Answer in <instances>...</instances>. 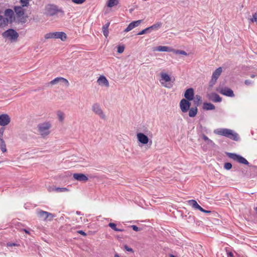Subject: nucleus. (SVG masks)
I'll list each match as a JSON object with an SVG mask.
<instances>
[{
  "label": "nucleus",
  "instance_id": "obj_61",
  "mask_svg": "<svg viewBox=\"0 0 257 257\" xmlns=\"http://www.w3.org/2000/svg\"><path fill=\"white\" fill-rule=\"evenodd\" d=\"M242 173L245 175V174L243 173V171H242Z\"/></svg>",
  "mask_w": 257,
  "mask_h": 257
},
{
  "label": "nucleus",
  "instance_id": "obj_15",
  "mask_svg": "<svg viewBox=\"0 0 257 257\" xmlns=\"http://www.w3.org/2000/svg\"><path fill=\"white\" fill-rule=\"evenodd\" d=\"M137 138L138 141L143 144H147L149 142V138L148 137L144 134L143 133H138L137 134Z\"/></svg>",
  "mask_w": 257,
  "mask_h": 257
},
{
  "label": "nucleus",
  "instance_id": "obj_25",
  "mask_svg": "<svg viewBox=\"0 0 257 257\" xmlns=\"http://www.w3.org/2000/svg\"><path fill=\"white\" fill-rule=\"evenodd\" d=\"M118 3V0H108L107 6L109 8H112L114 6H117Z\"/></svg>",
  "mask_w": 257,
  "mask_h": 257
},
{
  "label": "nucleus",
  "instance_id": "obj_16",
  "mask_svg": "<svg viewBox=\"0 0 257 257\" xmlns=\"http://www.w3.org/2000/svg\"><path fill=\"white\" fill-rule=\"evenodd\" d=\"M194 90L192 88L187 89L184 93L185 99L188 100H192L194 98Z\"/></svg>",
  "mask_w": 257,
  "mask_h": 257
},
{
  "label": "nucleus",
  "instance_id": "obj_4",
  "mask_svg": "<svg viewBox=\"0 0 257 257\" xmlns=\"http://www.w3.org/2000/svg\"><path fill=\"white\" fill-rule=\"evenodd\" d=\"M23 7L22 6H15L14 7V11L16 16L19 19V21L21 23H25L26 22V19L28 18V16L25 15V11Z\"/></svg>",
  "mask_w": 257,
  "mask_h": 257
},
{
  "label": "nucleus",
  "instance_id": "obj_50",
  "mask_svg": "<svg viewBox=\"0 0 257 257\" xmlns=\"http://www.w3.org/2000/svg\"><path fill=\"white\" fill-rule=\"evenodd\" d=\"M101 118L103 119H106V115L105 113H98Z\"/></svg>",
  "mask_w": 257,
  "mask_h": 257
},
{
  "label": "nucleus",
  "instance_id": "obj_22",
  "mask_svg": "<svg viewBox=\"0 0 257 257\" xmlns=\"http://www.w3.org/2000/svg\"><path fill=\"white\" fill-rule=\"evenodd\" d=\"M202 107L204 110H210L214 109L215 106L211 103L206 102L203 103Z\"/></svg>",
  "mask_w": 257,
  "mask_h": 257
},
{
  "label": "nucleus",
  "instance_id": "obj_41",
  "mask_svg": "<svg viewBox=\"0 0 257 257\" xmlns=\"http://www.w3.org/2000/svg\"><path fill=\"white\" fill-rule=\"evenodd\" d=\"M251 22H256L257 23V13H254L252 18L250 19Z\"/></svg>",
  "mask_w": 257,
  "mask_h": 257
},
{
  "label": "nucleus",
  "instance_id": "obj_52",
  "mask_svg": "<svg viewBox=\"0 0 257 257\" xmlns=\"http://www.w3.org/2000/svg\"><path fill=\"white\" fill-rule=\"evenodd\" d=\"M228 257H232L233 256V253L232 252H227Z\"/></svg>",
  "mask_w": 257,
  "mask_h": 257
},
{
  "label": "nucleus",
  "instance_id": "obj_40",
  "mask_svg": "<svg viewBox=\"0 0 257 257\" xmlns=\"http://www.w3.org/2000/svg\"><path fill=\"white\" fill-rule=\"evenodd\" d=\"M124 47L123 46H118L117 47V52L118 53L121 54V53H123V52L124 51Z\"/></svg>",
  "mask_w": 257,
  "mask_h": 257
},
{
  "label": "nucleus",
  "instance_id": "obj_46",
  "mask_svg": "<svg viewBox=\"0 0 257 257\" xmlns=\"http://www.w3.org/2000/svg\"><path fill=\"white\" fill-rule=\"evenodd\" d=\"M18 244L16 243H13V242H8L7 243V246H18Z\"/></svg>",
  "mask_w": 257,
  "mask_h": 257
},
{
  "label": "nucleus",
  "instance_id": "obj_23",
  "mask_svg": "<svg viewBox=\"0 0 257 257\" xmlns=\"http://www.w3.org/2000/svg\"><path fill=\"white\" fill-rule=\"evenodd\" d=\"M154 50L159 52H169L170 51V48L168 46H160L156 47Z\"/></svg>",
  "mask_w": 257,
  "mask_h": 257
},
{
  "label": "nucleus",
  "instance_id": "obj_6",
  "mask_svg": "<svg viewBox=\"0 0 257 257\" xmlns=\"http://www.w3.org/2000/svg\"><path fill=\"white\" fill-rule=\"evenodd\" d=\"M162 23L160 22H157V23L153 25L152 26L149 27L139 33H138V35H141L147 33H150L153 31H156L158 30L161 27Z\"/></svg>",
  "mask_w": 257,
  "mask_h": 257
},
{
  "label": "nucleus",
  "instance_id": "obj_43",
  "mask_svg": "<svg viewBox=\"0 0 257 257\" xmlns=\"http://www.w3.org/2000/svg\"><path fill=\"white\" fill-rule=\"evenodd\" d=\"M198 109L197 108V106H195V107H192L190 110L189 112H197Z\"/></svg>",
  "mask_w": 257,
  "mask_h": 257
},
{
  "label": "nucleus",
  "instance_id": "obj_20",
  "mask_svg": "<svg viewBox=\"0 0 257 257\" xmlns=\"http://www.w3.org/2000/svg\"><path fill=\"white\" fill-rule=\"evenodd\" d=\"M210 99L213 102H220L222 100L221 97L216 93H212L210 96Z\"/></svg>",
  "mask_w": 257,
  "mask_h": 257
},
{
  "label": "nucleus",
  "instance_id": "obj_11",
  "mask_svg": "<svg viewBox=\"0 0 257 257\" xmlns=\"http://www.w3.org/2000/svg\"><path fill=\"white\" fill-rule=\"evenodd\" d=\"M59 83L64 84L66 87H68L69 85L68 81L66 79L61 77H57L50 82V84L52 85L56 84Z\"/></svg>",
  "mask_w": 257,
  "mask_h": 257
},
{
  "label": "nucleus",
  "instance_id": "obj_29",
  "mask_svg": "<svg viewBox=\"0 0 257 257\" xmlns=\"http://www.w3.org/2000/svg\"><path fill=\"white\" fill-rule=\"evenodd\" d=\"M67 38L66 34L62 32H57V39H60L62 41H64Z\"/></svg>",
  "mask_w": 257,
  "mask_h": 257
},
{
  "label": "nucleus",
  "instance_id": "obj_39",
  "mask_svg": "<svg viewBox=\"0 0 257 257\" xmlns=\"http://www.w3.org/2000/svg\"><path fill=\"white\" fill-rule=\"evenodd\" d=\"M232 167V164L230 163H226L224 164V167L226 170H230L231 169Z\"/></svg>",
  "mask_w": 257,
  "mask_h": 257
},
{
  "label": "nucleus",
  "instance_id": "obj_13",
  "mask_svg": "<svg viewBox=\"0 0 257 257\" xmlns=\"http://www.w3.org/2000/svg\"><path fill=\"white\" fill-rule=\"evenodd\" d=\"M219 92L221 94L227 96H229V97H231L234 96V94L233 90L229 88H227V87L223 88L219 91Z\"/></svg>",
  "mask_w": 257,
  "mask_h": 257
},
{
  "label": "nucleus",
  "instance_id": "obj_9",
  "mask_svg": "<svg viewBox=\"0 0 257 257\" xmlns=\"http://www.w3.org/2000/svg\"><path fill=\"white\" fill-rule=\"evenodd\" d=\"M222 71L221 67H219L213 72L212 78L209 82V86L212 87L216 82V81Z\"/></svg>",
  "mask_w": 257,
  "mask_h": 257
},
{
  "label": "nucleus",
  "instance_id": "obj_44",
  "mask_svg": "<svg viewBox=\"0 0 257 257\" xmlns=\"http://www.w3.org/2000/svg\"><path fill=\"white\" fill-rule=\"evenodd\" d=\"M131 227L132 228V229L136 231H139L141 230V228H139L138 226L135 225H131Z\"/></svg>",
  "mask_w": 257,
  "mask_h": 257
},
{
  "label": "nucleus",
  "instance_id": "obj_56",
  "mask_svg": "<svg viewBox=\"0 0 257 257\" xmlns=\"http://www.w3.org/2000/svg\"><path fill=\"white\" fill-rule=\"evenodd\" d=\"M114 257H120V256L117 253H115L114 254Z\"/></svg>",
  "mask_w": 257,
  "mask_h": 257
},
{
  "label": "nucleus",
  "instance_id": "obj_59",
  "mask_svg": "<svg viewBox=\"0 0 257 257\" xmlns=\"http://www.w3.org/2000/svg\"><path fill=\"white\" fill-rule=\"evenodd\" d=\"M76 213H77V214L79 215V214H80V212H79V211H77V212H76Z\"/></svg>",
  "mask_w": 257,
  "mask_h": 257
},
{
  "label": "nucleus",
  "instance_id": "obj_14",
  "mask_svg": "<svg viewBox=\"0 0 257 257\" xmlns=\"http://www.w3.org/2000/svg\"><path fill=\"white\" fill-rule=\"evenodd\" d=\"M143 20H138L136 21H134L131 22L127 27L124 29V32H128L130 31H131L132 29H133L134 28L138 27L139 26Z\"/></svg>",
  "mask_w": 257,
  "mask_h": 257
},
{
  "label": "nucleus",
  "instance_id": "obj_47",
  "mask_svg": "<svg viewBox=\"0 0 257 257\" xmlns=\"http://www.w3.org/2000/svg\"><path fill=\"white\" fill-rule=\"evenodd\" d=\"M124 247V249L126 251H130V252H133V249L132 248L128 247L127 245H125Z\"/></svg>",
  "mask_w": 257,
  "mask_h": 257
},
{
  "label": "nucleus",
  "instance_id": "obj_48",
  "mask_svg": "<svg viewBox=\"0 0 257 257\" xmlns=\"http://www.w3.org/2000/svg\"><path fill=\"white\" fill-rule=\"evenodd\" d=\"M199 210L201 211V212H204V213H209L211 212V211L206 210L204 209L203 208H202L201 207H200V208L199 209Z\"/></svg>",
  "mask_w": 257,
  "mask_h": 257
},
{
  "label": "nucleus",
  "instance_id": "obj_21",
  "mask_svg": "<svg viewBox=\"0 0 257 257\" xmlns=\"http://www.w3.org/2000/svg\"><path fill=\"white\" fill-rule=\"evenodd\" d=\"M189 205L191 206L195 209L199 210L200 208V206L198 204L197 201L195 200H190L188 201Z\"/></svg>",
  "mask_w": 257,
  "mask_h": 257
},
{
  "label": "nucleus",
  "instance_id": "obj_17",
  "mask_svg": "<svg viewBox=\"0 0 257 257\" xmlns=\"http://www.w3.org/2000/svg\"><path fill=\"white\" fill-rule=\"evenodd\" d=\"M73 177L75 180L79 181L86 182L88 180V177L83 174L75 173Z\"/></svg>",
  "mask_w": 257,
  "mask_h": 257
},
{
  "label": "nucleus",
  "instance_id": "obj_60",
  "mask_svg": "<svg viewBox=\"0 0 257 257\" xmlns=\"http://www.w3.org/2000/svg\"><path fill=\"white\" fill-rule=\"evenodd\" d=\"M255 211H256V213H257V207H256V208H255Z\"/></svg>",
  "mask_w": 257,
  "mask_h": 257
},
{
  "label": "nucleus",
  "instance_id": "obj_32",
  "mask_svg": "<svg viewBox=\"0 0 257 257\" xmlns=\"http://www.w3.org/2000/svg\"><path fill=\"white\" fill-rule=\"evenodd\" d=\"M92 110L94 112H102L99 105L97 103L93 104Z\"/></svg>",
  "mask_w": 257,
  "mask_h": 257
},
{
  "label": "nucleus",
  "instance_id": "obj_1",
  "mask_svg": "<svg viewBox=\"0 0 257 257\" xmlns=\"http://www.w3.org/2000/svg\"><path fill=\"white\" fill-rule=\"evenodd\" d=\"M214 133L217 135L226 137L233 141L239 140L238 135L233 131L227 128H219L215 130Z\"/></svg>",
  "mask_w": 257,
  "mask_h": 257
},
{
  "label": "nucleus",
  "instance_id": "obj_37",
  "mask_svg": "<svg viewBox=\"0 0 257 257\" xmlns=\"http://www.w3.org/2000/svg\"><path fill=\"white\" fill-rule=\"evenodd\" d=\"M30 0H20L22 7H28L29 5Z\"/></svg>",
  "mask_w": 257,
  "mask_h": 257
},
{
  "label": "nucleus",
  "instance_id": "obj_49",
  "mask_svg": "<svg viewBox=\"0 0 257 257\" xmlns=\"http://www.w3.org/2000/svg\"><path fill=\"white\" fill-rule=\"evenodd\" d=\"M253 83L252 81L249 80H245L244 81L245 84L246 85H249Z\"/></svg>",
  "mask_w": 257,
  "mask_h": 257
},
{
  "label": "nucleus",
  "instance_id": "obj_10",
  "mask_svg": "<svg viewBox=\"0 0 257 257\" xmlns=\"http://www.w3.org/2000/svg\"><path fill=\"white\" fill-rule=\"evenodd\" d=\"M190 105L189 100L185 99H182L180 102V108L183 112H186L189 110Z\"/></svg>",
  "mask_w": 257,
  "mask_h": 257
},
{
  "label": "nucleus",
  "instance_id": "obj_51",
  "mask_svg": "<svg viewBox=\"0 0 257 257\" xmlns=\"http://www.w3.org/2000/svg\"><path fill=\"white\" fill-rule=\"evenodd\" d=\"M77 232L78 233L82 235L83 236H86V233L84 231H83V230H78L77 231Z\"/></svg>",
  "mask_w": 257,
  "mask_h": 257
},
{
  "label": "nucleus",
  "instance_id": "obj_31",
  "mask_svg": "<svg viewBox=\"0 0 257 257\" xmlns=\"http://www.w3.org/2000/svg\"><path fill=\"white\" fill-rule=\"evenodd\" d=\"M0 148L3 153L7 152L6 145L4 140H0Z\"/></svg>",
  "mask_w": 257,
  "mask_h": 257
},
{
  "label": "nucleus",
  "instance_id": "obj_36",
  "mask_svg": "<svg viewBox=\"0 0 257 257\" xmlns=\"http://www.w3.org/2000/svg\"><path fill=\"white\" fill-rule=\"evenodd\" d=\"M174 53L176 54L183 55H185V56L188 55V54L185 51L181 50H174Z\"/></svg>",
  "mask_w": 257,
  "mask_h": 257
},
{
  "label": "nucleus",
  "instance_id": "obj_30",
  "mask_svg": "<svg viewBox=\"0 0 257 257\" xmlns=\"http://www.w3.org/2000/svg\"><path fill=\"white\" fill-rule=\"evenodd\" d=\"M108 226L112 228L113 230L116 231L122 232L124 231V229L121 228H118L116 227V225L114 223L110 222L108 224Z\"/></svg>",
  "mask_w": 257,
  "mask_h": 257
},
{
  "label": "nucleus",
  "instance_id": "obj_8",
  "mask_svg": "<svg viewBox=\"0 0 257 257\" xmlns=\"http://www.w3.org/2000/svg\"><path fill=\"white\" fill-rule=\"evenodd\" d=\"M37 213L38 217L43 220H46L48 219V220L51 221L52 220L53 218L55 217L54 214L41 210H38Z\"/></svg>",
  "mask_w": 257,
  "mask_h": 257
},
{
  "label": "nucleus",
  "instance_id": "obj_33",
  "mask_svg": "<svg viewBox=\"0 0 257 257\" xmlns=\"http://www.w3.org/2000/svg\"><path fill=\"white\" fill-rule=\"evenodd\" d=\"M8 21V18H4L2 16L0 15V26L6 25Z\"/></svg>",
  "mask_w": 257,
  "mask_h": 257
},
{
  "label": "nucleus",
  "instance_id": "obj_5",
  "mask_svg": "<svg viewBox=\"0 0 257 257\" xmlns=\"http://www.w3.org/2000/svg\"><path fill=\"white\" fill-rule=\"evenodd\" d=\"M2 36L4 38H9L11 40L15 41L17 40L19 34L15 30L9 29L3 33Z\"/></svg>",
  "mask_w": 257,
  "mask_h": 257
},
{
  "label": "nucleus",
  "instance_id": "obj_55",
  "mask_svg": "<svg viewBox=\"0 0 257 257\" xmlns=\"http://www.w3.org/2000/svg\"><path fill=\"white\" fill-rule=\"evenodd\" d=\"M24 230V231L26 233H27V234H30V232H29L28 230H27V229H24V230Z\"/></svg>",
  "mask_w": 257,
  "mask_h": 257
},
{
  "label": "nucleus",
  "instance_id": "obj_57",
  "mask_svg": "<svg viewBox=\"0 0 257 257\" xmlns=\"http://www.w3.org/2000/svg\"><path fill=\"white\" fill-rule=\"evenodd\" d=\"M255 76V75L254 74H251L250 75V77L251 78H254Z\"/></svg>",
  "mask_w": 257,
  "mask_h": 257
},
{
  "label": "nucleus",
  "instance_id": "obj_53",
  "mask_svg": "<svg viewBox=\"0 0 257 257\" xmlns=\"http://www.w3.org/2000/svg\"><path fill=\"white\" fill-rule=\"evenodd\" d=\"M173 85L172 84L169 83L168 84L165 85L164 86L167 88H171L172 87Z\"/></svg>",
  "mask_w": 257,
  "mask_h": 257
},
{
  "label": "nucleus",
  "instance_id": "obj_18",
  "mask_svg": "<svg viewBox=\"0 0 257 257\" xmlns=\"http://www.w3.org/2000/svg\"><path fill=\"white\" fill-rule=\"evenodd\" d=\"M99 85H104L106 87L109 86V82L106 77L104 76H100L97 80Z\"/></svg>",
  "mask_w": 257,
  "mask_h": 257
},
{
  "label": "nucleus",
  "instance_id": "obj_2",
  "mask_svg": "<svg viewBox=\"0 0 257 257\" xmlns=\"http://www.w3.org/2000/svg\"><path fill=\"white\" fill-rule=\"evenodd\" d=\"M51 127L52 124L49 121L40 123L37 126L38 132L42 138H45L50 134V129Z\"/></svg>",
  "mask_w": 257,
  "mask_h": 257
},
{
  "label": "nucleus",
  "instance_id": "obj_58",
  "mask_svg": "<svg viewBox=\"0 0 257 257\" xmlns=\"http://www.w3.org/2000/svg\"><path fill=\"white\" fill-rule=\"evenodd\" d=\"M169 257H176V256L175 255H174L173 254H169Z\"/></svg>",
  "mask_w": 257,
  "mask_h": 257
},
{
  "label": "nucleus",
  "instance_id": "obj_19",
  "mask_svg": "<svg viewBox=\"0 0 257 257\" xmlns=\"http://www.w3.org/2000/svg\"><path fill=\"white\" fill-rule=\"evenodd\" d=\"M14 14L13 11L10 9H7L5 11V16L9 18L8 20L11 22H12L15 20Z\"/></svg>",
  "mask_w": 257,
  "mask_h": 257
},
{
  "label": "nucleus",
  "instance_id": "obj_35",
  "mask_svg": "<svg viewBox=\"0 0 257 257\" xmlns=\"http://www.w3.org/2000/svg\"><path fill=\"white\" fill-rule=\"evenodd\" d=\"M202 138L204 141L207 142V144L209 145H214L213 141L209 139L206 136L203 135Z\"/></svg>",
  "mask_w": 257,
  "mask_h": 257
},
{
  "label": "nucleus",
  "instance_id": "obj_26",
  "mask_svg": "<svg viewBox=\"0 0 257 257\" xmlns=\"http://www.w3.org/2000/svg\"><path fill=\"white\" fill-rule=\"evenodd\" d=\"M57 32H53V33H47L45 35V38L46 39H57Z\"/></svg>",
  "mask_w": 257,
  "mask_h": 257
},
{
  "label": "nucleus",
  "instance_id": "obj_54",
  "mask_svg": "<svg viewBox=\"0 0 257 257\" xmlns=\"http://www.w3.org/2000/svg\"><path fill=\"white\" fill-rule=\"evenodd\" d=\"M197 113H189V115L190 117H193L196 116Z\"/></svg>",
  "mask_w": 257,
  "mask_h": 257
},
{
  "label": "nucleus",
  "instance_id": "obj_28",
  "mask_svg": "<svg viewBox=\"0 0 257 257\" xmlns=\"http://www.w3.org/2000/svg\"><path fill=\"white\" fill-rule=\"evenodd\" d=\"M193 100L194 105L195 106H198L201 103V102H202L201 97L199 95H196L195 97H194Z\"/></svg>",
  "mask_w": 257,
  "mask_h": 257
},
{
  "label": "nucleus",
  "instance_id": "obj_12",
  "mask_svg": "<svg viewBox=\"0 0 257 257\" xmlns=\"http://www.w3.org/2000/svg\"><path fill=\"white\" fill-rule=\"evenodd\" d=\"M11 121L10 117L7 114L2 113L0 115V125L5 126L8 124Z\"/></svg>",
  "mask_w": 257,
  "mask_h": 257
},
{
  "label": "nucleus",
  "instance_id": "obj_27",
  "mask_svg": "<svg viewBox=\"0 0 257 257\" xmlns=\"http://www.w3.org/2000/svg\"><path fill=\"white\" fill-rule=\"evenodd\" d=\"M161 77L162 78V80H164L166 82H168L171 81V77L167 73H161Z\"/></svg>",
  "mask_w": 257,
  "mask_h": 257
},
{
  "label": "nucleus",
  "instance_id": "obj_38",
  "mask_svg": "<svg viewBox=\"0 0 257 257\" xmlns=\"http://www.w3.org/2000/svg\"><path fill=\"white\" fill-rule=\"evenodd\" d=\"M58 119L60 122H63L65 118L64 113H58Z\"/></svg>",
  "mask_w": 257,
  "mask_h": 257
},
{
  "label": "nucleus",
  "instance_id": "obj_45",
  "mask_svg": "<svg viewBox=\"0 0 257 257\" xmlns=\"http://www.w3.org/2000/svg\"><path fill=\"white\" fill-rule=\"evenodd\" d=\"M5 131V128L2 127L0 128V140H3V137Z\"/></svg>",
  "mask_w": 257,
  "mask_h": 257
},
{
  "label": "nucleus",
  "instance_id": "obj_3",
  "mask_svg": "<svg viewBox=\"0 0 257 257\" xmlns=\"http://www.w3.org/2000/svg\"><path fill=\"white\" fill-rule=\"evenodd\" d=\"M226 154L229 158L233 160L234 161H236L237 162H238L240 164L248 165L250 167H251L252 168L254 169H257V167L255 166L251 165L249 166V162L244 158L239 155L232 153H226Z\"/></svg>",
  "mask_w": 257,
  "mask_h": 257
},
{
  "label": "nucleus",
  "instance_id": "obj_24",
  "mask_svg": "<svg viewBox=\"0 0 257 257\" xmlns=\"http://www.w3.org/2000/svg\"><path fill=\"white\" fill-rule=\"evenodd\" d=\"M110 23L108 22L106 24H105L102 27V31H103V34L104 36L107 38L108 36V27L109 26Z\"/></svg>",
  "mask_w": 257,
  "mask_h": 257
},
{
  "label": "nucleus",
  "instance_id": "obj_7",
  "mask_svg": "<svg viewBox=\"0 0 257 257\" xmlns=\"http://www.w3.org/2000/svg\"><path fill=\"white\" fill-rule=\"evenodd\" d=\"M58 12L64 13V12L58 9L57 7L54 5H48L46 7V13L47 15L53 16L56 14Z\"/></svg>",
  "mask_w": 257,
  "mask_h": 257
},
{
  "label": "nucleus",
  "instance_id": "obj_34",
  "mask_svg": "<svg viewBox=\"0 0 257 257\" xmlns=\"http://www.w3.org/2000/svg\"><path fill=\"white\" fill-rule=\"evenodd\" d=\"M53 190L54 191H56L57 192H62L68 191V189L65 187H64V188L55 187L54 189H53Z\"/></svg>",
  "mask_w": 257,
  "mask_h": 257
},
{
  "label": "nucleus",
  "instance_id": "obj_42",
  "mask_svg": "<svg viewBox=\"0 0 257 257\" xmlns=\"http://www.w3.org/2000/svg\"><path fill=\"white\" fill-rule=\"evenodd\" d=\"M86 0H72V1L77 5H80L83 4Z\"/></svg>",
  "mask_w": 257,
  "mask_h": 257
}]
</instances>
